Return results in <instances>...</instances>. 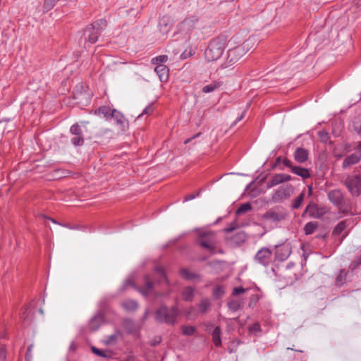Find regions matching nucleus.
I'll list each match as a JSON object with an SVG mask.
<instances>
[{
  "mask_svg": "<svg viewBox=\"0 0 361 361\" xmlns=\"http://www.w3.org/2000/svg\"><path fill=\"white\" fill-rule=\"evenodd\" d=\"M168 283V279L162 267H157L155 268L152 275L147 274L143 277V286L138 287L133 284L130 280L126 281L123 287L126 288L128 286H132L137 290L142 295L147 296L154 293L156 285Z\"/></svg>",
  "mask_w": 361,
  "mask_h": 361,
  "instance_id": "obj_1",
  "label": "nucleus"
},
{
  "mask_svg": "<svg viewBox=\"0 0 361 361\" xmlns=\"http://www.w3.org/2000/svg\"><path fill=\"white\" fill-rule=\"evenodd\" d=\"M227 36L220 35L211 40L204 51V57L208 61H214L219 59L223 54L226 46Z\"/></svg>",
  "mask_w": 361,
  "mask_h": 361,
  "instance_id": "obj_2",
  "label": "nucleus"
},
{
  "mask_svg": "<svg viewBox=\"0 0 361 361\" xmlns=\"http://www.w3.org/2000/svg\"><path fill=\"white\" fill-rule=\"evenodd\" d=\"M106 20L99 19L87 26L83 32L85 42L87 41L91 44L95 43L101 33L106 27Z\"/></svg>",
  "mask_w": 361,
  "mask_h": 361,
  "instance_id": "obj_3",
  "label": "nucleus"
},
{
  "mask_svg": "<svg viewBox=\"0 0 361 361\" xmlns=\"http://www.w3.org/2000/svg\"><path fill=\"white\" fill-rule=\"evenodd\" d=\"M178 313L176 307L170 310L163 306L155 312V319L159 323L173 324Z\"/></svg>",
  "mask_w": 361,
  "mask_h": 361,
  "instance_id": "obj_4",
  "label": "nucleus"
},
{
  "mask_svg": "<svg viewBox=\"0 0 361 361\" xmlns=\"http://www.w3.org/2000/svg\"><path fill=\"white\" fill-rule=\"evenodd\" d=\"M197 243L204 249L214 253L216 248V239L214 232H202L197 238Z\"/></svg>",
  "mask_w": 361,
  "mask_h": 361,
  "instance_id": "obj_5",
  "label": "nucleus"
},
{
  "mask_svg": "<svg viewBox=\"0 0 361 361\" xmlns=\"http://www.w3.org/2000/svg\"><path fill=\"white\" fill-rule=\"evenodd\" d=\"M273 251L267 247L260 248L254 257V261L264 267L270 266L274 262Z\"/></svg>",
  "mask_w": 361,
  "mask_h": 361,
  "instance_id": "obj_6",
  "label": "nucleus"
},
{
  "mask_svg": "<svg viewBox=\"0 0 361 361\" xmlns=\"http://www.w3.org/2000/svg\"><path fill=\"white\" fill-rule=\"evenodd\" d=\"M345 185L353 196L361 193V176L359 174L348 176L345 180Z\"/></svg>",
  "mask_w": 361,
  "mask_h": 361,
  "instance_id": "obj_7",
  "label": "nucleus"
},
{
  "mask_svg": "<svg viewBox=\"0 0 361 361\" xmlns=\"http://www.w3.org/2000/svg\"><path fill=\"white\" fill-rule=\"evenodd\" d=\"M293 193V187L290 184L282 185L272 195L274 202H281L288 199Z\"/></svg>",
  "mask_w": 361,
  "mask_h": 361,
  "instance_id": "obj_8",
  "label": "nucleus"
},
{
  "mask_svg": "<svg viewBox=\"0 0 361 361\" xmlns=\"http://www.w3.org/2000/svg\"><path fill=\"white\" fill-rule=\"evenodd\" d=\"M275 252L274 253V259L279 261L286 260L291 253V247L289 244H282L275 245Z\"/></svg>",
  "mask_w": 361,
  "mask_h": 361,
  "instance_id": "obj_9",
  "label": "nucleus"
},
{
  "mask_svg": "<svg viewBox=\"0 0 361 361\" xmlns=\"http://www.w3.org/2000/svg\"><path fill=\"white\" fill-rule=\"evenodd\" d=\"M286 213L279 209H271L263 214V219L271 222H279L285 219Z\"/></svg>",
  "mask_w": 361,
  "mask_h": 361,
  "instance_id": "obj_10",
  "label": "nucleus"
},
{
  "mask_svg": "<svg viewBox=\"0 0 361 361\" xmlns=\"http://www.w3.org/2000/svg\"><path fill=\"white\" fill-rule=\"evenodd\" d=\"M245 46V43L244 44L243 47L238 46L234 49L228 50V58L229 59L230 62L235 63L244 54Z\"/></svg>",
  "mask_w": 361,
  "mask_h": 361,
  "instance_id": "obj_11",
  "label": "nucleus"
},
{
  "mask_svg": "<svg viewBox=\"0 0 361 361\" xmlns=\"http://www.w3.org/2000/svg\"><path fill=\"white\" fill-rule=\"evenodd\" d=\"M104 323V317L103 314L98 313L94 316L90 321L88 327L92 331L98 330L102 324Z\"/></svg>",
  "mask_w": 361,
  "mask_h": 361,
  "instance_id": "obj_12",
  "label": "nucleus"
},
{
  "mask_svg": "<svg viewBox=\"0 0 361 361\" xmlns=\"http://www.w3.org/2000/svg\"><path fill=\"white\" fill-rule=\"evenodd\" d=\"M328 197L331 202L334 205L341 207L343 202V194L339 190H334L329 192Z\"/></svg>",
  "mask_w": 361,
  "mask_h": 361,
  "instance_id": "obj_13",
  "label": "nucleus"
},
{
  "mask_svg": "<svg viewBox=\"0 0 361 361\" xmlns=\"http://www.w3.org/2000/svg\"><path fill=\"white\" fill-rule=\"evenodd\" d=\"M309 152L302 147H298L294 152L295 160L300 163H305L308 159Z\"/></svg>",
  "mask_w": 361,
  "mask_h": 361,
  "instance_id": "obj_14",
  "label": "nucleus"
},
{
  "mask_svg": "<svg viewBox=\"0 0 361 361\" xmlns=\"http://www.w3.org/2000/svg\"><path fill=\"white\" fill-rule=\"evenodd\" d=\"M305 212H309V216L312 218L319 219L324 212L318 207L317 204L310 202L305 208Z\"/></svg>",
  "mask_w": 361,
  "mask_h": 361,
  "instance_id": "obj_15",
  "label": "nucleus"
},
{
  "mask_svg": "<svg viewBox=\"0 0 361 361\" xmlns=\"http://www.w3.org/2000/svg\"><path fill=\"white\" fill-rule=\"evenodd\" d=\"M154 71L157 73L161 82H165L168 80L169 70L166 66L164 64H159L154 68Z\"/></svg>",
  "mask_w": 361,
  "mask_h": 361,
  "instance_id": "obj_16",
  "label": "nucleus"
},
{
  "mask_svg": "<svg viewBox=\"0 0 361 361\" xmlns=\"http://www.w3.org/2000/svg\"><path fill=\"white\" fill-rule=\"evenodd\" d=\"M360 159V154L356 153L351 154L345 158L343 161L342 166L343 169H347L350 166L358 163Z\"/></svg>",
  "mask_w": 361,
  "mask_h": 361,
  "instance_id": "obj_17",
  "label": "nucleus"
},
{
  "mask_svg": "<svg viewBox=\"0 0 361 361\" xmlns=\"http://www.w3.org/2000/svg\"><path fill=\"white\" fill-rule=\"evenodd\" d=\"M172 27V23L169 16H164L159 22V28L160 32L163 34H166L169 32Z\"/></svg>",
  "mask_w": 361,
  "mask_h": 361,
  "instance_id": "obj_18",
  "label": "nucleus"
},
{
  "mask_svg": "<svg viewBox=\"0 0 361 361\" xmlns=\"http://www.w3.org/2000/svg\"><path fill=\"white\" fill-rule=\"evenodd\" d=\"M182 278L189 281H193L199 279L200 275L190 269L182 268Z\"/></svg>",
  "mask_w": 361,
  "mask_h": 361,
  "instance_id": "obj_19",
  "label": "nucleus"
},
{
  "mask_svg": "<svg viewBox=\"0 0 361 361\" xmlns=\"http://www.w3.org/2000/svg\"><path fill=\"white\" fill-rule=\"evenodd\" d=\"M111 118H114L117 125H118L122 129L128 127V121L125 118L124 116L117 110L114 109Z\"/></svg>",
  "mask_w": 361,
  "mask_h": 361,
  "instance_id": "obj_20",
  "label": "nucleus"
},
{
  "mask_svg": "<svg viewBox=\"0 0 361 361\" xmlns=\"http://www.w3.org/2000/svg\"><path fill=\"white\" fill-rule=\"evenodd\" d=\"M223 85V82L221 80H214L210 84L204 85L202 91L204 93H210L216 90L219 89Z\"/></svg>",
  "mask_w": 361,
  "mask_h": 361,
  "instance_id": "obj_21",
  "label": "nucleus"
},
{
  "mask_svg": "<svg viewBox=\"0 0 361 361\" xmlns=\"http://www.w3.org/2000/svg\"><path fill=\"white\" fill-rule=\"evenodd\" d=\"M291 172L301 177L304 180L310 177V173L309 170L301 166H295L293 168H292Z\"/></svg>",
  "mask_w": 361,
  "mask_h": 361,
  "instance_id": "obj_22",
  "label": "nucleus"
},
{
  "mask_svg": "<svg viewBox=\"0 0 361 361\" xmlns=\"http://www.w3.org/2000/svg\"><path fill=\"white\" fill-rule=\"evenodd\" d=\"M350 221L348 219L341 221L338 223L332 231V235H339L350 225Z\"/></svg>",
  "mask_w": 361,
  "mask_h": 361,
  "instance_id": "obj_23",
  "label": "nucleus"
},
{
  "mask_svg": "<svg viewBox=\"0 0 361 361\" xmlns=\"http://www.w3.org/2000/svg\"><path fill=\"white\" fill-rule=\"evenodd\" d=\"M114 109L106 106H102L97 109L94 111L95 114L103 115L106 119L111 118Z\"/></svg>",
  "mask_w": 361,
  "mask_h": 361,
  "instance_id": "obj_24",
  "label": "nucleus"
},
{
  "mask_svg": "<svg viewBox=\"0 0 361 361\" xmlns=\"http://www.w3.org/2000/svg\"><path fill=\"white\" fill-rule=\"evenodd\" d=\"M221 330L220 326H216L212 332V341L216 347L221 345Z\"/></svg>",
  "mask_w": 361,
  "mask_h": 361,
  "instance_id": "obj_25",
  "label": "nucleus"
},
{
  "mask_svg": "<svg viewBox=\"0 0 361 361\" xmlns=\"http://www.w3.org/2000/svg\"><path fill=\"white\" fill-rule=\"evenodd\" d=\"M194 288L191 286H187L182 290V300L186 301H191L194 297Z\"/></svg>",
  "mask_w": 361,
  "mask_h": 361,
  "instance_id": "obj_26",
  "label": "nucleus"
},
{
  "mask_svg": "<svg viewBox=\"0 0 361 361\" xmlns=\"http://www.w3.org/2000/svg\"><path fill=\"white\" fill-rule=\"evenodd\" d=\"M283 183L281 173H276L271 177L267 183V187L271 188L275 185H277Z\"/></svg>",
  "mask_w": 361,
  "mask_h": 361,
  "instance_id": "obj_27",
  "label": "nucleus"
},
{
  "mask_svg": "<svg viewBox=\"0 0 361 361\" xmlns=\"http://www.w3.org/2000/svg\"><path fill=\"white\" fill-rule=\"evenodd\" d=\"M228 307L232 312H237L243 305V302L240 300H231L228 302Z\"/></svg>",
  "mask_w": 361,
  "mask_h": 361,
  "instance_id": "obj_28",
  "label": "nucleus"
},
{
  "mask_svg": "<svg viewBox=\"0 0 361 361\" xmlns=\"http://www.w3.org/2000/svg\"><path fill=\"white\" fill-rule=\"evenodd\" d=\"M122 307L127 311H134L138 307V304L135 300H128L122 302Z\"/></svg>",
  "mask_w": 361,
  "mask_h": 361,
  "instance_id": "obj_29",
  "label": "nucleus"
},
{
  "mask_svg": "<svg viewBox=\"0 0 361 361\" xmlns=\"http://www.w3.org/2000/svg\"><path fill=\"white\" fill-rule=\"evenodd\" d=\"M317 221H310L307 223L304 226V232L305 235L312 234L318 227Z\"/></svg>",
  "mask_w": 361,
  "mask_h": 361,
  "instance_id": "obj_30",
  "label": "nucleus"
},
{
  "mask_svg": "<svg viewBox=\"0 0 361 361\" xmlns=\"http://www.w3.org/2000/svg\"><path fill=\"white\" fill-rule=\"evenodd\" d=\"M197 47L188 45V47L182 52V59H188L196 53Z\"/></svg>",
  "mask_w": 361,
  "mask_h": 361,
  "instance_id": "obj_31",
  "label": "nucleus"
},
{
  "mask_svg": "<svg viewBox=\"0 0 361 361\" xmlns=\"http://www.w3.org/2000/svg\"><path fill=\"white\" fill-rule=\"evenodd\" d=\"M347 273L344 269H341L338 276L336 279V285L337 286H341L346 280Z\"/></svg>",
  "mask_w": 361,
  "mask_h": 361,
  "instance_id": "obj_32",
  "label": "nucleus"
},
{
  "mask_svg": "<svg viewBox=\"0 0 361 361\" xmlns=\"http://www.w3.org/2000/svg\"><path fill=\"white\" fill-rule=\"evenodd\" d=\"M305 198V192H302L297 198H295L291 205L293 209H296L300 207Z\"/></svg>",
  "mask_w": 361,
  "mask_h": 361,
  "instance_id": "obj_33",
  "label": "nucleus"
},
{
  "mask_svg": "<svg viewBox=\"0 0 361 361\" xmlns=\"http://www.w3.org/2000/svg\"><path fill=\"white\" fill-rule=\"evenodd\" d=\"M252 209V205L250 203L247 202L242 204L239 208L236 210L237 215H241L245 214L247 212H250Z\"/></svg>",
  "mask_w": 361,
  "mask_h": 361,
  "instance_id": "obj_34",
  "label": "nucleus"
},
{
  "mask_svg": "<svg viewBox=\"0 0 361 361\" xmlns=\"http://www.w3.org/2000/svg\"><path fill=\"white\" fill-rule=\"evenodd\" d=\"M92 351L95 355H98L99 357H102L109 358V357H111V353L110 352L99 349V348H96L94 346L92 347Z\"/></svg>",
  "mask_w": 361,
  "mask_h": 361,
  "instance_id": "obj_35",
  "label": "nucleus"
},
{
  "mask_svg": "<svg viewBox=\"0 0 361 361\" xmlns=\"http://www.w3.org/2000/svg\"><path fill=\"white\" fill-rule=\"evenodd\" d=\"M210 307V302L208 299L202 300L199 304V310L201 313H206Z\"/></svg>",
  "mask_w": 361,
  "mask_h": 361,
  "instance_id": "obj_36",
  "label": "nucleus"
},
{
  "mask_svg": "<svg viewBox=\"0 0 361 361\" xmlns=\"http://www.w3.org/2000/svg\"><path fill=\"white\" fill-rule=\"evenodd\" d=\"M320 141L323 143H327L329 141V134L326 130H320L317 133Z\"/></svg>",
  "mask_w": 361,
  "mask_h": 361,
  "instance_id": "obj_37",
  "label": "nucleus"
},
{
  "mask_svg": "<svg viewBox=\"0 0 361 361\" xmlns=\"http://www.w3.org/2000/svg\"><path fill=\"white\" fill-rule=\"evenodd\" d=\"M71 142L75 146H81L84 144L83 135H73Z\"/></svg>",
  "mask_w": 361,
  "mask_h": 361,
  "instance_id": "obj_38",
  "label": "nucleus"
},
{
  "mask_svg": "<svg viewBox=\"0 0 361 361\" xmlns=\"http://www.w3.org/2000/svg\"><path fill=\"white\" fill-rule=\"evenodd\" d=\"M196 331V328L193 326H182V334L191 336Z\"/></svg>",
  "mask_w": 361,
  "mask_h": 361,
  "instance_id": "obj_39",
  "label": "nucleus"
},
{
  "mask_svg": "<svg viewBox=\"0 0 361 361\" xmlns=\"http://www.w3.org/2000/svg\"><path fill=\"white\" fill-rule=\"evenodd\" d=\"M168 56L166 55H160L153 58L152 59V63L158 66L159 64H163L164 63L166 62Z\"/></svg>",
  "mask_w": 361,
  "mask_h": 361,
  "instance_id": "obj_40",
  "label": "nucleus"
},
{
  "mask_svg": "<svg viewBox=\"0 0 361 361\" xmlns=\"http://www.w3.org/2000/svg\"><path fill=\"white\" fill-rule=\"evenodd\" d=\"M70 132L73 135H83L82 129L78 124L73 125L70 128Z\"/></svg>",
  "mask_w": 361,
  "mask_h": 361,
  "instance_id": "obj_41",
  "label": "nucleus"
},
{
  "mask_svg": "<svg viewBox=\"0 0 361 361\" xmlns=\"http://www.w3.org/2000/svg\"><path fill=\"white\" fill-rule=\"evenodd\" d=\"M224 294V288L221 286H216L213 290V295L216 298H220Z\"/></svg>",
  "mask_w": 361,
  "mask_h": 361,
  "instance_id": "obj_42",
  "label": "nucleus"
},
{
  "mask_svg": "<svg viewBox=\"0 0 361 361\" xmlns=\"http://www.w3.org/2000/svg\"><path fill=\"white\" fill-rule=\"evenodd\" d=\"M117 341V336L116 334H112L106 336L105 340V343L107 345H112L116 343Z\"/></svg>",
  "mask_w": 361,
  "mask_h": 361,
  "instance_id": "obj_43",
  "label": "nucleus"
},
{
  "mask_svg": "<svg viewBox=\"0 0 361 361\" xmlns=\"http://www.w3.org/2000/svg\"><path fill=\"white\" fill-rule=\"evenodd\" d=\"M234 238L237 239L238 243H240L245 241L246 235L244 232H238L235 234Z\"/></svg>",
  "mask_w": 361,
  "mask_h": 361,
  "instance_id": "obj_44",
  "label": "nucleus"
},
{
  "mask_svg": "<svg viewBox=\"0 0 361 361\" xmlns=\"http://www.w3.org/2000/svg\"><path fill=\"white\" fill-rule=\"evenodd\" d=\"M247 291V289L243 287H235L232 292V295L236 296L240 294L244 293Z\"/></svg>",
  "mask_w": 361,
  "mask_h": 361,
  "instance_id": "obj_45",
  "label": "nucleus"
},
{
  "mask_svg": "<svg viewBox=\"0 0 361 361\" xmlns=\"http://www.w3.org/2000/svg\"><path fill=\"white\" fill-rule=\"evenodd\" d=\"M153 111H154V107H153L152 104H149L144 109L142 114H140L138 116V117L142 116V115H143V114L149 115V114H152L153 112Z\"/></svg>",
  "mask_w": 361,
  "mask_h": 361,
  "instance_id": "obj_46",
  "label": "nucleus"
},
{
  "mask_svg": "<svg viewBox=\"0 0 361 361\" xmlns=\"http://www.w3.org/2000/svg\"><path fill=\"white\" fill-rule=\"evenodd\" d=\"M360 264H361V257L356 258L355 260L350 264L349 268L354 269H356Z\"/></svg>",
  "mask_w": 361,
  "mask_h": 361,
  "instance_id": "obj_47",
  "label": "nucleus"
},
{
  "mask_svg": "<svg viewBox=\"0 0 361 361\" xmlns=\"http://www.w3.org/2000/svg\"><path fill=\"white\" fill-rule=\"evenodd\" d=\"M0 358L5 361L6 359V348L3 345H0Z\"/></svg>",
  "mask_w": 361,
  "mask_h": 361,
  "instance_id": "obj_48",
  "label": "nucleus"
},
{
  "mask_svg": "<svg viewBox=\"0 0 361 361\" xmlns=\"http://www.w3.org/2000/svg\"><path fill=\"white\" fill-rule=\"evenodd\" d=\"M260 330L261 327L259 323H254L250 326V331H259Z\"/></svg>",
  "mask_w": 361,
  "mask_h": 361,
  "instance_id": "obj_49",
  "label": "nucleus"
},
{
  "mask_svg": "<svg viewBox=\"0 0 361 361\" xmlns=\"http://www.w3.org/2000/svg\"><path fill=\"white\" fill-rule=\"evenodd\" d=\"M283 164L284 166L288 167L290 169V171H292V168L295 166L293 165L292 161L288 159H284L283 160Z\"/></svg>",
  "mask_w": 361,
  "mask_h": 361,
  "instance_id": "obj_50",
  "label": "nucleus"
},
{
  "mask_svg": "<svg viewBox=\"0 0 361 361\" xmlns=\"http://www.w3.org/2000/svg\"><path fill=\"white\" fill-rule=\"evenodd\" d=\"M198 195H199V192H197L196 194H190V195H186L184 197V202H188V201L192 200Z\"/></svg>",
  "mask_w": 361,
  "mask_h": 361,
  "instance_id": "obj_51",
  "label": "nucleus"
},
{
  "mask_svg": "<svg viewBox=\"0 0 361 361\" xmlns=\"http://www.w3.org/2000/svg\"><path fill=\"white\" fill-rule=\"evenodd\" d=\"M283 183L288 182L292 180V177L288 174L281 173Z\"/></svg>",
  "mask_w": 361,
  "mask_h": 361,
  "instance_id": "obj_52",
  "label": "nucleus"
},
{
  "mask_svg": "<svg viewBox=\"0 0 361 361\" xmlns=\"http://www.w3.org/2000/svg\"><path fill=\"white\" fill-rule=\"evenodd\" d=\"M245 116V111L242 113V114L238 117L235 121L233 122V125H235L238 122H239L240 121H241Z\"/></svg>",
  "mask_w": 361,
  "mask_h": 361,
  "instance_id": "obj_53",
  "label": "nucleus"
},
{
  "mask_svg": "<svg viewBox=\"0 0 361 361\" xmlns=\"http://www.w3.org/2000/svg\"><path fill=\"white\" fill-rule=\"evenodd\" d=\"M200 135V133H199L196 134L195 135H194L192 137H191V138H188V139L185 140L184 141V143H185V144H187V143L190 142L191 140H192V139H194V138H195V137H198Z\"/></svg>",
  "mask_w": 361,
  "mask_h": 361,
  "instance_id": "obj_54",
  "label": "nucleus"
},
{
  "mask_svg": "<svg viewBox=\"0 0 361 361\" xmlns=\"http://www.w3.org/2000/svg\"><path fill=\"white\" fill-rule=\"evenodd\" d=\"M234 230V228L233 227H228V228H226L224 229V231L226 233H231V231H233Z\"/></svg>",
  "mask_w": 361,
  "mask_h": 361,
  "instance_id": "obj_55",
  "label": "nucleus"
},
{
  "mask_svg": "<svg viewBox=\"0 0 361 361\" xmlns=\"http://www.w3.org/2000/svg\"><path fill=\"white\" fill-rule=\"evenodd\" d=\"M281 157H278L276 159L274 166H277L281 162Z\"/></svg>",
  "mask_w": 361,
  "mask_h": 361,
  "instance_id": "obj_56",
  "label": "nucleus"
},
{
  "mask_svg": "<svg viewBox=\"0 0 361 361\" xmlns=\"http://www.w3.org/2000/svg\"><path fill=\"white\" fill-rule=\"evenodd\" d=\"M312 185L308 186V195L309 196L312 195Z\"/></svg>",
  "mask_w": 361,
  "mask_h": 361,
  "instance_id": "obj_57",
  "label": "nucleus"
},
{
  "mask_svg": "<svg viewBox=\"0 0 361 361\" xmlns=\"http://www.w3.org/2000/svg\"><path fill=\"white\" fill-rule=\"evenodd\" d=\"M357 148L361 150V141L357 145Z\"/></svg>",
  "mask_w": 361,
  "mask_h": 361,
  "instance_id": "obj_58",
  "label": "nucleus"
},
{
  "mask_svg": "<svg viewBox=\"0 0 361 361\" xmlns=\"http://www.w3.org/2000/svg\"><path fill=\"white\" fill-rule=\"evenodd\" d=\"M306 214H309V212H305V210L303 212L302 214V216H305V215Z\"/></svg>",
  "mask_w": 361,
  "mask_h": 361,
  "instance_id": "obj_59",
  "label": "nucleus"
},
{
  "mask_svg": "<svg viewBox=\"0 0 361 361\" xmlns=\"http://www.w3.org/2000/svg\"><path fill=\"white\" fill-rule=\"evenodd\" d=\"M49 219V220H51V221L52 222H54V224H57V222H56L55 220H54V219Z\"/></svg>",
  "mask_w": 361,
  "mask_h": 361,
  "instance_id": "obj_60",
  "label": "nucleus"
},
{
  "mask_svg": "<svg viewBox=\"0 0 361 361\" xmlns=\"http://www.w3.org/2000/svg\"><path fill=\"white\" fill-rule=\"evenodd\" d=\"M346 235H347V233L343 236V238H342V239L341 240V242H340V243H341V242H342V240H343V238H345V237H346Z\"/></svg>",
  "mask_w": 361,
  "mask_h": 361,
  "instance_id": "obj_61",
  "label": "nucleus"
},
{
  "mask_svg": "<svg viewBox=\"0 0 361 361\" xmlns=\"http://www.w3.org/2000/svg\"><path fill=\"white\" fill-rule=\"evenodd\" d=\"M187 65H188L187 63H185L183 66H182V68H185L187 66Z\"/></svg>",
  "mask_w": 361,
  "mask_h": 361,
  "instance_id": "obj_62",
  "label": "nucleus"
},
{
  "mask_svg": "<svg viewBox=\"0 0 361 361\" xmlns=\"http://www.w3.org/2000/svg\"><path fill=\"white\" fill-rule=\"evenodd\" d=\"M27 351L28 352L31 351V346L28 347Z\"/></svg>",
  "mask_w": 361,
  "mask_h": 361,
  "instance_id": "obj_63",
  "label": "nucleus"
},
{
  "mask_svg": "<svg viewBox=\"0 0 361 361\" xmlns=\"http://www.w3.org/2000/svg\"><path fill=\"white\" fill-rule=\"evenodd\" d=\"M343 212L344 213H345V214H348V211H347V210L345 211V209H343Z\"/></svg>",
  "mask_w": 361,
  "mask_h": 361,
  "instance_id": "obj_64",
  "label": "nucleus"
}]
</instances>
